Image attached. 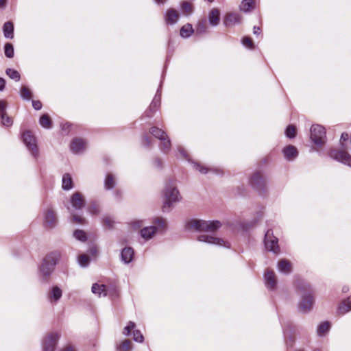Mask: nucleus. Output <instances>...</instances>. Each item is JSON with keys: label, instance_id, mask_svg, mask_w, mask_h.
<instances>
[{"label": "nucleus", "instance_id": "f257e3e1", "mask_svg": "<svg viewBox=\"0 0 351 351\" xmlns=\"http://www.w3.org/2000/svg\"><path fill=\"white\" fill-rule=\"evenodd\" d=\"M296 287L298 291L302 294V299L298 303V310L300 313L306 314L312 310L315 303L311 287L304 280H298Z\"/></svg>", "mask_w": 351, "mask_h": 351}, {"label": "nucleus", "instance_id": "f03ea898", "mask_svg": "<svg viewBox=\"0 0 351 351\" xmlns=\"http://www.w3.org/2000/svg\"><path fill=\"white\" fill-rule=\"evenodd\" d=\"M61 257V253L54 251L48 254L38 268V277L41 282L47 283Z\"/></svg>", "mask_w": 351, "mask_h": 351}, {"label": "nucleus", "instance_id": "7ed1b4c3", "mask_svg": "<svg viewBox=\"0 0 351 351\" xmlns=\"http://www.w3.org/2000/svg\"><path fill=\"white\" fill-rule=\"evenodd\" d=\"M165 201L162 206L163 212H169L171 205L180 199L179 191L174 186L173 182L169 180L165 184L164 189Z\"/></svg>", "mask_w": 351, "mask_h": 351}, {"label": "nucleus", "instance_id": "20e7f679", "mask_svg": "<svg viewBox=\"0 0 351 351\" xmlns=\"http://www.w3.org/2000/svg\"><path fill=\"white\" fill-rule=\"evenodd\" d=\"M221 226V223L218 220L205 221L201 219H190L186 223V229L195 228L197 231L213 232Z\"/></svg>", "mask_w": 351, "mask_h": 351}, {"label": "nucleus", "instance_id": "39448f33", "mask_svg": "<svg viewBox=\"0 0 351 351\" xmlns=\"http://www.w3.org/2000/svg\"><path fill=\"white\" fill-rule=\"evenodd\" d=\"M310 132V138L312 142L318 147H322L326 141L325 128L320 125H313Z\"/></svg>", "mask_w": 351, "mask_h": 351}, {"label": "nucleus", "instance_id": "423d86ee", "mask_svg": "<svg viewBox=\"0 0 351 351\" xmlns=\"http://www.w3.org/2000/svg\"><path fill=\"white\" fill-rule=\"evenodd\" d=\"M328 155L332 159L351 167V155L346 150L345 147H341L340 149L331 148L328 151Z\"/></svg>", "mask_w": 351, "mask_h": 351}, {"label": "nucleus", "instance_id": "0eeeda50", "mask_svg": "<svg viewBox=\"0 0 351 351\" xmlns=\"http://www.w3.org/2000/svg\"><path fill=\"white\" fill-rule=\"evenodd\" d=\"M249 182L251 186L258 192L259 195H265L267 193L266 182L261 173H253Z\"/></svg>", "mask_w": 351, "mask_h": 351}, {"label": "nucleus", "instance_id": "6e6552de", "mask_svg": "<svg viewBox=\"0 0 351 351\" xmlns=\"http://www.w3.org/2000/svg\"><path fill=\"white\" fill-rule=\"evenodd\" d=\"M22 140L26 147L30 152L32 156L37 159L39 156L38 148L36 145V141L34 136L29 130L23 132Z\"/></svg>", "mask_w": 351, "mask_h": 351}, {"label": "nucleus", "instance_id": "1a4fd4ad", "mask_svg": "<svg viewBox=\"0 0 351 351\" xmlns=\"http://www.w3.org/2000/svg\"><path fill=\"white\" fill-rule=\"evenodd\" d=\"M264 243L266 250L278 254L280 252L278 239L274 236L273 230L269 229L265 234Z\"/></svg>", "mask_w": 351, "mask_h": 351}, {"label": "nucleus", "instance_id": "9d476101", "mask_svg": "<svg viewBox=\"0 0 351 351\" xmlns=\"http://www.w3.org/2000/svg\"><path fill=\"white\" fill-rule=\"evenodd\" d=\"M161 88L162 82H160V84L149 108L144 112V115L147 118L152 117L155 112L160 108L161 103Z\"/></svg>", "mask_w": 351, "mask_h": 351}, {"label": "nucleus", "instance_id": "9b49d317", "mask_svg": "<svg viewBox=\"0 0 351 351\" xmlns=\"http://www.w3.org/2000/svg\"><path fill=\"white\" fill-rule=\"evenodd\" d=\"M161 88L162 82H160V84L149 108L144 112V115L147 118L152 117L155 112L160 108L161 103Z\"/></svg>", "mask_w": 351, "mask_h": 351}, {"label": "nucleus", "instance_id": "f8f14e48", "mask_svg": "<svg viewBox=\"0 0 351 351\" xmlns=\"http://www.w3.org/2000/svg\"><path fill=\"white\" fill-rule=\"evenodd\" d=\"M161 88L162 82H160V84L149 108L144 112V115L147 118L152 117L155 112L160 108L161 103Z\"/></svg>", "mask_w": 351, "mask_h": 351}, {"label": "nucleus", "instance_id": "ddd939ff", "mask_svg": "<svg viewBox=\"0 0 351 351\" xmlns=\"http://www.w3.org/2000/svg\"><path fill=\"white\" fill-rule=\"evenodd\" d=\"M59 335L57 333H51L45 337L42 343V351H55Z\"/></svg>", "mask_w": 351, "mask_h": 351}, {"label": "nucleus", "instance_id": "4468645a", "mask_svg": "<svg viewBox=\"0 0 351 351\" xmlns=\"http://www.w3.org/2000/svg\"><path fill=\"white\" fill-rule=\"evenodd\" d=\"M197 241L204 242L208 244H213L217 245L224 246L225 247L230 248V245L228 243L224 241L222 239L209 236L208 234H200L197 237Z\"/></svg>", "mask_w": 351, "mask_h": 351}, {"label": "nucleus", "instance_id": "2eb2a0df", "mask_svg": "<svg viewBox=\"0 0 351 351\" xmlns=\"http://www.w3.org/2000/svg\"><path fill=\"white\" fill-rule=\"evenodd\" d=\"M241 16L239 13L230 12L226 14L223 19V25L226 27H232L241 23Z\"/></svg>", "mask_w": 351, "mask_h": 351}, {"label": "nucleus", "instance_id": "dca6fc26", "mask_svg": "<svg viewBox=\"0 0 351 351\" xmlns=\"http://www.w3.org/2000/svg\"><path fill=\"white\" fill-rule=\"evenodd\" d=\"M70 202L72 207L76 210H82L86 205L82 195L79 192H76L71 195Z\"/></svg>", "mask_w": 351, "mask_h": 351}, {"label": "nucleus", "instance_id": "f3484780", "mask_svg": "<svg viewBox=\"0 0 351 351\" xmlns=\"http://www.w3.org/2000/svg\"><path fill=\"white\" fill-rule=\"evenodd\" d=\"M86 142L81 138L73 139L70 144V149L74 154H79L85 149Z\"/></svg>", "mask_w": 351, "mask_h": 351}, {"label": "nucleus", "instance_id": "a211bd4d", "mask_svg": "<svg viewBox=\"0 0 351 351\" xmlns=\"http://www.w3.org/2000/svg\"><path fill=\"white\" fill-rule=\"evenodd\" d=\"M178 150H179L180 154L182 156V157L192 164L193 167L195 169H196L197 171H199L201 173H203V174H206L208 173L209 169L207 167L202 166L201 164H199L197 162L191 160V159L189 158V156L187 154L186 152L183 148L178 147Z\"/></svg>", "mask_w": 351, "mask_h": 351}, {"label": "nucleus", "instance_id": "6ab92c4d", "mask_svg": "<svg viewBox=\"0 0 351 351\" xmlns=\"http://www.w3.org/2000/svg\"><path fill=\"white\" fill-rule=\"evenodd\" d=\"M266 287L269 290H274L276 287V280L274 273L272 271L267 270L265 272L263 276Z\"/></svg>", "mask_w": 351, "mask_h": 351}, {"label": "nucleus", "instance_id": "aec40b11", "mask_svg": "<svg viewBox=\"0 0 351 351\" xmlns=\"http://www.w3.org/2000/svg\"><path fill=\"white\" fill-rule=\"evenodd\" d=\"M282 153L285 158L288 161L294 160L298 156L297 148L292 145H289L284 147Z\"/></svg>", "mask_w": 351, "mask_h": 351}, {"label": "nucleus", "instance_id": "412c9836", "mask_svg": "<svg viewBox=\"0 0 351 351\" xmlns=\"http://www.w3.org/2000/svg\"><path fill=\"white\" fill-rule=\"evenodd\" d=\"M56 219L53 210L48 209L44 217V226L47 229H52L55 227Z\"/></svg>", "mask_w": 351, "mask_h": 351}, {"label": "nucleus", "instance_id": "4be33fe9", "mask_svg": "<svg viewBox=\"0 0 351 351\" xmlns=\"http://www.w3.org/2000/svg\"><path fill=\"white\" fill-rule=\"evenodd\" d=\"M134 250L131 247H125L121 252V260L125 264H129L133 260Z\"/></svg>", "mask_w": 351, "mask_h": 351}, {"label": "nucleus", "instance_id": "5701e85b", "mask_svg": "<svg viewBox=\"0 0 351 351\" xmlns=\"http://www.w3.org/2000/svg\"><path fill=\"white\" fill-rule=\"evenodd\" d=\"M278 269L280 272L288 275L291 273L292 265L291 262L287 259H282L278 262Z\"/></svg>", "mask_w": 351, "mask_h": 351}, {"label": "nucleus", "instance_id": "b1692460", "mask_svg": "<svg viewBox=\"0 0 351 351\" xmlns=\"http://www.w3.org/2000/svg\"><path fill=\"white\" fill-rule=\"evenodd\" d=\"M208 22L213 27H216L220 21V12L217 8H213L208 14Z\"/></svg>", "mask_w": 351, "mask_h": 351}, {"label": "nucleus", "instance_id": "393cba45", "mask_svg": "<svg viewBox=\"0 0 351 351\" xmlns=\"http://www.w3.org/2000/svg\"><path fill=\"white\" fill-rule=\"evenodd\" d=\"M282 330H283V335L285 339L286 343H288L287 340L289 339L291 342L293 341V337L292 336V333L293 331L292 325L291 323L287 322L285 323H281Z\"/></svg>", "mask_w": 351, "mask_h": 351}, {"label": "nucleus", "instance_id": "a878e982", "mask_svg": "<svg viewBox=\"0 0 351 351\" xmlns=\"http://www.w3.org/2000/svg\"><path fill=\"white\" fill-rule=\"evenodd\" d=\"M158 228L155 226H150L141 230L140 234L145 240H148L156 233Z\"/></svg>", "mask_w": 351, "mask_h": 351}, {"label": "nucleus", "instance_id": "bb28decb", "mask_svg": "<svg viewBox=\"0 0 351 351\" xmlns=\"http://www.w3.org/2000/svg\"><path fill=\"white\" fill-rule=\"evenodd\" d=\"M62 187L64 191H69L73 187V180L71 176L66 173L62 176Z\"/></svg>", "mask_w": 351, "mask_h": 351}, {"label": "nucleus", "instance_id": "cd10ccee", "mask_svg": "<svg viewBox=\"0 0 351 351\" xmlns=\"http://www.w3.org/2000/svg\"><path fill=\"white\" fill-rule=\"evenodd\" d=\"M178 14L174 9L170 8L167 11L165 20L167 24H174L177 22Z\"/></svg>", "mask_w": 351, "mask_h": 351}, {"label": "nucleus", "instance_id": "c85d7f7f", "mask_svg": "<svg viewBox=\"0 0 351 351\" xmlns=\"http://www.w3.org/2000/svg\"><path fill=\"white\" fill-rule=\"evenodd\" d=\"M4 36L6 38L12 39L14 37V25L11 21L4 23L3 27Z\"/></svg>", "mask_w": 351, "mask_h": 351}, {"label": "nucleus", "instance_id": "c756f323", "mask_svg": "<svg viewBox=\"0 0 351 351\" xmlns=\"http://www.w3.org/2000/svg\"><path fill=\"white\" fill-rule=\"evenodd\" d=\"M150 134L155 138L160 140H165V138L167 137V133L162 129L154 126L149 129Z\"/></svg>", "mask_w": 351, "mask_h": 351}, {"label": "nucleus", "instance_id": "7c9ffc66", "mask_svg": "<svg viewBox=\"0 0 351 351\" xmlns=\"http://www.w3.org/2000/svg\"><path fill=\"white\" fill-rule=\"evenodd\" d=\"M193 32L194 29L193 28L192 25L190 23H187L181 27L180 34L181 37L184 38H187L190 37Z\"/></svg>", "mask_w": 351, "mask_h": 351}, {"label": "nucleus", "instance_id": "2f4dec72", "mask_svg": "<svg viewBox=\"0 0 351 351\" xmlns=\"http://www.w3.org/2000/svg\"><path fill=\"white\" fill-rule=\"evenodd\" d=\"M351 310V297L344 300L338 307L339 313L345 314Z\"/></svg>", "mask_w": 351, "mask_h": 351}, {"label": "nucleus", "instance_id": "473e14b6", "mask_svg": "<svg viewBox=\"0 0 351 351\" xmlns=\"http://www.w3.org/2000/svg\"><path fill=\"white\" fill-rule=\"evenodd\" d=\"M62 295V291L58 286L53 287L49 293V298L55 302L58 301Z\"/></svg>", "mask_w": 351, "mask_h": 351}, {"label": "nucleus", "instance_id": "72a5a7b5", "mask_svg": "<svg viewBox=\"0 0 351 351\" xmlns=\"http://www.w3.org/2000/svg\"><path fill=\"white\" fill-rule=\"evenodd\" d=\"M254 3V0H242L239 5V9L245 13L249 12L253 8Z\"/></svg>", "mask_w": 351, "mask_h": 351}, {"label": "nucleus", "instance_id": "f704fd0d", "mask_svg": "<svg viewBox=\"0 0 351 351\" xmlns=\"http://www.w3.org/2000/svg\"><path fill=\"white\" fill-rule=\"evenodd\" d=\"M91 291L94 294H98L99 296L106 295V287L104 285H98L95 283L93 285Z\"/></svg>", "mask_w": 351, "mask_h": 351}, {"label": "nucleus", "instance_id": "c9c22d12", "mask_svg": "<svg viewBox=\"0 0 351 351\" xmlns=\"http://www.w3.org/2000/svg\"><path fill=\"white\" fill-rule=\"evenodd\" d=\"M115 186L114 176L111 173H108L104 180V188L106 190H112Z\"/></svg>", "mask_w": 351, "mask_h": 351}, {"label": "nucleus", "instance_id": "e433bc0d", "mask_svg": "<svg viewBox=\"0 0 351 351\" xmlns=\"http://www.w3.org/2000/svg\"><path fill=\"white\" fill-rule=\"evenodd\" d=\"M330 328V323L328 321H325L322 322L317 327V334L319 336L322 337L325 333L328 332Z\"/></svg>", "mask_w": 351, "mask_h": 351}, {"label": "nucleus", "instance_id": "4c0bfd02", "mask_svg": "<svg viewBox=\"0 0 351 351\" xmlns=\"http://www.w3.org/2000/svg\"><path fill=\"white\" fill-rule=\"evenodd\" d=\"M39 123L43 128L46 129L50 128L52 125L51 120L49 116L47 114H45L40 117Z\"/></svg>", "mask_w": 351, "mask_h": 351}, {"label": "nucleus", "instance_id": "58836bf2", "mask_svg": "<svg viewBox=\"0 0 351 351\" xmlns=\"http://www.w3.org/2000/svg\"><path fill=\"white\" fill-rule=\"evenodd\" d=\"M20 97L25 101H29L32 99V92L27 86H23L21 88Z\"/></svg>", "mask_w": 351, "mask_h": 351}, {"label": "nucleus", "instance_id": "ea45409f", "mask_svg": "<svg viewBox=\"0 0 351 351\" xmlns=\"http://www.w3.org/2000/svg\"><path fill=\"white\" fill-rule=\"evenodd\" d=\"M161 144L160 146V150L164 152L165 154H167L169 152V151L171 149V143L169 138L167 136L165 138V140H160Z\"/></svg>", "mask_w": 351, "mask_h": 351}, {"label": "nucleus", "instance_id": "a19ab883", "mask_svg": "<svg viewBox=\"0 0 351 351\" xmlns=\"http://www.w3.org/2000/svg\"><path fill=\"white\" fill-rule=\"evenodd\" d=\"M207 31V27H206V21L205 19H202L199 21L196 27V34H205Z\"/></svg>", "mask_w": 351, "mask_h": 351}, {"label": "nucleus", "instance_id": "79ce46f5", "mask_svg": "<svg viewBox=\"0 0 351 351\" xmlns=\"http://www.w3.org/2000/svg\"><path fill=\"white\" fill-rule=\"evenodd\" d=\"M5 73L9 76V77L16 82H19L21 79L20 73L15 69L8 68L5 70Z\"/></svg>", "mask_w": 351, "mask_h": 351}, {"label": "nucleus", "instance_id": "37998d69", "mask_svg": "<svg viewBox=\"0 0 351 351\" xmlns=\"http://www.w3.org/2000/svg\"><path fill=\"white\" fill-rule=\"evenodd\" d=\"M73 237L78 241H86L87 240V236L86 232L82 230H75L73 232Z\"/></svg>", "mask_w": 351, "mask_h": 351}, {"label": "nucleus", "instance_id": "c03bdc74", "mask_svg": "<svg viewBox=\"0 0 351 351\" xmlns=\"http://www.w3.org/2000/svg\"><path fill=\"white\" fill-rule=\"evenodd\" d=\"M4 53L7 58H12L14 57V47L11 43H6L4 46Z\"/></svg>", "mask_w": 351, "mask_h": 351}, {"label": "nucleus", "instance_id": "a18cd8bd", "mask_svg": "<svg viewBox=\"0 0 351 351\" xmlns=\"http://www.w3.org/2000/svg\"><path fill=\"white\" fill-rule=\"evenodd\" d=\"M1 123L5 127H11L13 124V119L11 117L8 116V114L1 116Z\"/></svg>", "mask_w": 351, "mask_h": 351}, {"label": "nucleus", "instance_id": "49530a36", "mask_svg": "<svg viewBox=\"0 0 351 351\" xmlns=\"http://www.w3.org/2000/svg\"><path fill=\"white\" fill-rule=\"evenodd\" d=\"M296 134V128L292 125H289L285 130V135L288 138H293Z\"/></svg>", "mask_w": 351, "mask_h": 351}, {"label": "nucleus", "instance_id": "de8ad7c7", "mask_svg": "<svg viewBox=\"0 0 351 351\" xmlns=\"http://www.w3.org/2000/svg\"><path fill=\"white\" fill-rule=\"evenodd\" d=\"M78 263L82 267H86L90 263V258L86 254H81L78 257Z\"/></svg>", "mask_w": 351, "mask_h": 351}, {"label": "nucleus", "instance_id": "09e8293b", "mask_svg": "<svg viewBox=\"0 0 351 351\" xmlns=\"http://www.w3.org/2000/svg\"><path fill=\"white\" fill-rule=\"evenodd\" d=\"M181 8L184 12L188 14H191L193 12L192 5L188 1H184L181 3Z\"/></svg>", "mask_w": 351, "mask_h": 351}, {"label": "nucleus", "instance_id": "8fccbe9b", "mask_svg": "<svg viewBox=\"0 0 351 351\" xmlns=\"http://www.w3.org/2000/svg\"><path fill=\"white\" fill-rule=\"evenodd\" d=\"M131 341L128 339L125 340L122 344L117 348V351H128L130 349Z\"/></svg>", "mask_w": 351, "mask_h": 351}, {"label": "nucleus", "instance_id": "3c124183", "mask_svg": "<svg viewBox=\"0 0 351 351\" xmlns=\"http://www.w3.org/2000/svg\"><path fill=\"white\" fill-rule=\"evenodd\" d=\"M133 339L135 341L138 343H142L144 340V337L138 330H135L133 331Z\"/></svg>", "mask_w": 351, "mask_h": 351}, {"label": "nucleus", "instance_id": "603ef678", "mask_svg": "<svg viewBox=\"0 0 351 351\" xmlns=\"http://www.w3.org/2000/svg\"><path fill=\"white\" fill-rule=\"evenodd\" d=\"M8 104L5 100L1 99L0 100V117L3 116L7 114L6 109H7Z\"/></svg>", "mask_w": 351, "mask_h": 351}, {"label": "nucleus", "instance_id": "864d4df0", "mask_svg": "<svg viewBox=\"0 0 351 351\" xmlns=\"http://www.w3.org/2000/svg\"><path fill=\"white\" fill-rule=\"evenodd\" d=\"M135 327V324L132 322H129L127 326L124 328L123 334L125 336H129L131 334V330Z\"/></svg>", "mask_w": 351, "mask_h": 351}, {"label": "nucleus", "instance_id": "5fc2aeb1", "mask_svg": "<svg viewBox=\"0 0 351 351\" xmlns=\"http://www.w3.org/2000/svg\"><path fill=\"white\" fill-rule=\"evenodd\" d=\"M141 144L145 147H149L151 145V140L147 134L142 136Z\"/></svg>", "mask_w": 351, "mask_h": 351}, {"label": "nucleus", "instance_id": "6e6d98bb", "mask_svg": "<svg viewBox=\"0 0 351 351\" xmlns=\"http://www.w3.org/2000/svg\"><path fill=\"white\" fill-rule=\"evenodd\" d=\"M257 221H258V219H256L251 222L243 223L241 224V227L243 230H245L246 231L249 230L250 229H251L252 228H253L254 226V225L256 224Z\"/></svg>", "mask_w": 351, "mask_h": 351}, {"label": "nucleus", "instance_id": "4d7b16f0", "mask_svg": "<svg viewBox=\"0 0 351 351\" xmlns=\"http://www.w3.org/2000/svg\"><path fill=\"white\" fill-rule=\"evenodd\" d=\"M242 44L244 46L248 47L250 48H253L254 47L252 39L249 37H243L242 39Z\"/></svg>", "mask_w": 351, "mask_h": 351}, {"label": "nucleus", "instance_id": "13d9d810", "mask_svg": "<svg viewBox=\"0 0 351 351\" xmlns=\"http://www.w3.org/2000/svg\"><path fill=\"white\" fill-rule=\"evenodd\" d=\"M349 139V134L347 132H343L341 135L339 144L341 147H345L344 143Z\"/></svg>", "mask_w": 351, "mask_h": 351}, {"label": "nucleus", "instance_id": "bf43d9fd", "mask_svg": "<svg viewBox=\"0 0 351 351\" xmlns=\"http://www.w3.org/2000/svg\"><path fill=\"white\" fill-rule=\"evenodd\" d=\"M154 223L157 224L158 228H162L165 226V220L162 217L156 218L154 221Z\"/></svg>", "mask_w": 351, "mask_h": 351}, {"label": "nucleus", "instance_id": "052dcab7", "mask_svg": "<svg viewBox=\"0 0 351 351\" xmlns=\"http://www.w3.org/2000/svg\"><path fill=\"white\" fill-rule=\"evenodd\" d=\"M32 106L34 110H39L42 108V103L39 100H32Z\"/></svg>", "mask_w": 351, "mask_h": 351}, {"label": "nucleus", "instance_id": "680f3d73", "mask_svg": "<svg viewBox=\"0 0 351 351\" xmlns=\"http://www.w3.org/2000/svg\"><path fill=\"white\" fill-rule=\"evenodd\" d=\"M89 211L93 215H97L99 213V208L96 204L94 203L91 204V206L89 208Z\"/></svg>", "mask_w": 351, "mask_h": 351}, {"label": "nucleus", "instance_id": "e2e57ef3", "mask_svg": "<svg viewBox=\"0 0 351 351\" xmlns=\"http://www.w3.org/2000/svg\"><path fill=\"white\" fill-rule=\"evenodd\" d=\"M153 164H154V165L156 167H157V168H159V169H160V168H161V167H162V160H161V159H160V158H155V159L154 160V161H153Z\"/></svg>", "mask_w": 351, "mask_h": 351}, {"label": "nucleus", "instance_id": "0e129e2a", "mask_svg": "<svg viewBox=\"0 0 351 351\" xmlns=\"http://www.w3.org/2000/svg\"><path fill=\"white\" fill-rule=\"evenodd\" d=\"M104 223L108 228L112 227L113 221H112V219L110 217H105L104 219Z\"/></svg>", "mask_w": 351, "mask_h": 351}, {"label": "nucleus", "instance_id": "69168bd1", "mask_svg": "<svg viewBox=\"0 0 351 351\" xmlns=\"http://www.w3.org/2000/svg\"><path fill=\"white\" fill-rule=\"evenodd\" d=\"M73 221L78 223H83L84 219L77 215H73Z\"/></svg>", "mask_w": 351, "mask_h": 351}, {"label": "nucleus", "instance_id": "338daca9", "mask_svg": "<svg viewBox=\"0 0 351 351\" xmlns=\"http://www.w3.org/2000/svg\"><path fill=\"white\" fill-rule=\"evenodd\" d=\"M5 88V80L3 77H0V92L3 91Z\"/></svg>", "mask_w": 351, "mask_h": 351}, {"label": "nucleus", "instance_id": "774afa93", "mask_svg": "<svg viewBox=\"0 0 351 351\" xmlns=\"http://www.w3.org/2000/svg\"><path fill=\"white\" fill-rule=\"evenodd\" d=\"M261 29L258 26H254L253 27V34H255V35H257L258 36L259 34H261Z\"/></svg>", "mask_w": 351, "mask_h": 351}]
</instances>
